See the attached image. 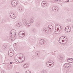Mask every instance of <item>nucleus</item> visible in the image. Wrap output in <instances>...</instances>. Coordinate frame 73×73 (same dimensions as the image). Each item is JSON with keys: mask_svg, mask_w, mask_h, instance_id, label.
Listing matches in <instances>:
<instances>
[{"mask_svg": "<svg viewBox=\"0 0 73 73\" xmlns=\"http://www.w3.org/2000/svg\"><path fill=\"white\" fill-rule=\"evenodd\" d=\"M67 38L66 36H62L59 40V42L60 44L62 43V44L65 45L67 42Z\"/></svg>", "mask_w": 73, "mask_h": 73, "instance_id": "1", "label": "nucleus"}, {"mask_svg": "<svg viewBox=\"0 0 73 73\" xmlns=\"http://www.w3.org/2000/svg\"><path fill=\"white\" fill-rule=\"evenodd\" d=\"M55 34L57 35L61 31L62 29L61 26L58 25L56 24L55 26Z\"/></svg>", "mask_w": 73, "mask_h": 73, "instance_id": "2", "label": "nucleus"}, {"mask_svg": "<svg viewBox=\"0 0 73 73\" xmlns=\"http://www.w3.org/2000/svg\"><path fill=\"white\" fill-rule=\"evenodd\" d=\"M16 58H15L16 59V58H17L15 60L17 62H19V60H22V61H24V60H25V58H24L23 57V55H21L19 56L18 55H17L16 56Z\"/></svg>", "mask_w": 73, "mask_h": 73, "instance_id": "3", "label": "nucleus"}, {"mask_svg": "<svg viewBox=\"0 0 73 73\" xmlns=\"http://www.w3.org/2000/svg\"><path fill=\"white\" fill-rule=\"evenodd\" d=\"M8 55L10 57H12L14 54V50L12 49H10L9 51Z\"/></svg>", "mask_w": 73, "mask_h": 73, "instance_id": "4", "label": "nucleus"}, {"mask_svg": "<svg viewBox=\"0 0 73 73\" xmlns=\"http://www.w3.org/2000/svg\"><path fill=\"white\" fill-rule=\"evenodd\" d=\"M64 31L68 33V32H69L71 31V28L70 27H66Z\"/></svg>", "mask_w": 73, "mask_h": 73, "instance_id": "5", "label": "nucleus"}, {"mask_svg": "<svg viewBox=\"0 0 73 73\" xmlns=\"http://www.w3.org/2000/svg\"><path fill=\"white\" fill-rule=\"evenodd\" d=\"M64 67L66 68H68L71 67V64H70L68 63H66L64 64Z\"/></svg>", "mask_w": 73, "mask_h": 73, "instance_id": "6", "label": "nucleus"}, {"mask_svg": "<svg viewBox=\"0 0 73 73\" xmlns=\"http://www.w3.org/2000/svg\"><path fill=\"white\" fill-rule=\"evenodd\" d=\"M10 17L11 19H15V18H16V17L15 16V15H14L13 13H11L9 14Z\"/></svg>", "mask_w": 73, "mask_h": 73, "instance_id": "7", "label": "nucleus"}, {"mask_svg": "<svg viewBox=\"0 0 73 73\" xmlns=\"http://www.w3.org/2000/svg\"><path fill=\"white\" fill-rule=\"evenodd\" d=\"M18 35L20 37H24L25 36V34L24 33H22V31H20Z\"/></svg>", "mask_w": 73, "mask_h": 73, "instance_id": "8", "label": "nucleus"}, {"mask_svg": "<svg viewBox=\"0 0 73 73\" xmlns=\"http://www.w3.org/2000/svg\"><path fill=\"white\" fill-rule=\"evenodd\" d=\"M22 26H23V24H22L21 23H17L16 24V27L18 28L19 27H21Z\"/></svg>", "mask_w": 73, "mask_h": 73, "instance_id": "9", "label": "nucleus"}, {"mask_svg": "<svg viewBox=\"0 0 73 73\" xmlns=\"http://www.w3.org/2000/svg\"><path fill=\"white\" fill-rule=\"evenodd\" d=\"M11 35H13V36H14V35H16V30L14 29L12 30L11 31Z\"/></svg>", "mask_w": 73, "mask_h": 73, "instance_id": "10", "label": "nucleus"}, {"mask_svg": "<svg viewBox=\"0 0 73 73\" xmlns=\"http://www.w3.org/2000/svg\"><path fill=\"white\" fill-rule=\"evenodd\" d=\"M46 65L49 68H52L53 66V65L51 64H50V62H47L46 63Z\"/></svg>", "mask_w": 73, "mask_h": 73, "instance_id": "11", "label": "nucleus"}, {"mask_svg": "<svg viewBox=\"0 0 73 73\" xmlns=\"http://www.w3.org/2000/svg\"><path fill=\"white\" fill-rule=\"evenodd\" d=\"M47 2L45 1H44L42 3V5L43 7H46L47 5Z\"/></svg>", "mask_w": 73, "mask_h": 73, "instance_id": "12", "label": "nucleus"}, {"mask_svg": "<svg viewBox=\"0 0 73 73\" xmlns=\"http://www.w3.org/2000/svg\"><path fill=\"white\" fill-rule=\"evenodd\" d=\"M39 42L40 44V45H42V44H44V42H45V40L44 39H40V40Z\"/></svg>", "mask_w": 73, "mask_h": 73, "instance_id": "13", "label": "nucleus"}, {"mask_svg": "<svg viewBox=\"0 0 73 73\" xmlns=\"http://www.w3.org/2000/svg\"><path fill=\"white\" fill-rule=\"evenodd\" d=\"M56 58H58L59 59L58 60L59 61H60V62H62V61H63V60L64 59V58H63V57H61V56H57L56 57Z\"/></svg>", "mask_w": 73, "mask_h": 73, "instance_id": "14", "label": "nucleus"}, {"mask_svg": "<svg viewBox=\"0 0 73 73\" xmlns=\"http://www.w3.org/2000/svg\"><path fill=\"white\" fill-rule=\"evenodd\" d=\"M16 3L14 1V0H12L11 1V5L13 7H15V6H16Z\"/></svg>", "mask_w": 73, "mask_h": 73, "instance_id": "15", "label": "nucleus"}, {"mask_svg": "<svg viewBox=\"0 0 73 73\" xmlns=\"http://www.w3.org/2000/svg\"><path fill=\"white\" fill-rule=\"evenodd\" d=\"M68 62L70 63H72L73 62V59L72 58H68L67 59Z\"/></svg>", "mask_w": 73, "mask_h": 73, "instance_id": "16", "label": "nucleus"}, {"mask_svg": "<svg viewBox=\"0 0 73 73\" xmlns=\"http://www.w3.org/2000/svg\"><path fill=\"white\" fill-rule=\"evenodd\" d=\"M43 31L44 32H46V33H48L49 29H48V28L47 27H44L43 29Z\"/></svg>", "mask_w": 73, "mask_h": 73, "instance_id": "17", "label": "nucleus"}, {"mask_svg": "<svg viewBox=\"0 0 73 73\" xmlns=\"http://www.w3.org/2000/svg\"><path fill=\"white\" fill-rule=\"evenodd\" d=\"M22 21L24 25H25V24L27 23V20L25 19H22Z\"/></svg>", "mask_w": 73, "mask_h": 73, "instance_id": "18", "label": "nucleus"}, {"mask_svg": "<svg viewBox=\"0 0 73 73\" xmlns=\"http://www.w3.org/2000/svg\"><path fill=\"white\" fill-rule=\"evenodd\" d=\"M34 21V19H29V22L30 23H33Z\"/></svg>", "mask_w": 73, "mask_h": 73, "instance_id": "19", "label": "nucleus"}, {"mask_svg": "<svg viewBox=\"0 0 73 73\" xmlns=\"http://www.w3.org/2000/svg\"><path fill=\"white\" fill-rule=\"evenodd\" d=\"M48 28L50 31H52L53 29V26L50 25H49L48 26Z\"/></svg>", "mask_w": 73, "mask_h": 73, "instance_id": "20", "label": "nucleus"}, {"mask_svg": "<svg viewBox=\"0 0 73 73\" xmlns=\"http://www.w3.org/2000/svg\"><path fill=\"white\" fill-rule=\"evenodd\" d=\"M26 27L27 28H29V27H30V25H31V24H30V23H26Z\"/></svg>", "mask_w": 73, "mask_h": 73, "instance_id": "21", "label": "nucleus"}, {"mask_svg": "<svg viewBox=\"0 0 73 73\" xmlns=\"http://www.w3.org/2000/svg\"><path fill=\"white\" fill-rule=\"evenodd\" d=\"M36 53H37V57H38L39 56V55H40V51H37L35 53V54H36Z\"/></svg>", "mask_w": 73, "mask_h": 73, "instance_id": "22", "label": "nucleus"}, {"mask_svg": "<svg viewBox=\"0 0 73 73\" xmlns=\"http://www.w3.org/2000/svg\"><path fill=\"white\" fill-rule=\"evenodd\" d=\"M11 36H12V37L13 38V40H15V39H16V35H11Z\"/></svg>", "mask_w": 73, "mask_h": 73, "instance_id": "23", "label": "nucleus"}, {"mask_svg": "<svg viewBox=\"0 0 73 73\" xmlns=\"http://www.w3.org/2000/svg\"><path fill=\"white\" fill-rule=\"evenodd\" d=\"M3 49L5 50L7 48V45H4L3 46Z\"/></svg>", "mask_w": 73, "mask_h": 73, "instance_id": "24", "label": "nucleus"}, {"mask_svg": "<svg viewBox=\"0 0 73 73\" xmlns=\"http://www.w3.org/2000/svg\"><path fill=\"white\" fill-rule=\"evenodd\" d=\"M24 68H27L28 67V65L27 63H25L24 65H23Z\"/></svg>", "mask_w": 73, "mask_h": 73, "instance_id": "25", "label": "nucleus"}, {"mask_svg": "<svg viewBox=\"0 0 73 73\" xmlns=\"http://www.w3.org/2000/svg\"><path fill=\"white\" fill-rule=\"evenodd\" d=\"M52 11L55 12V6L53 7L52 9Z\"/></svg>", "mask_w": 73, "mask_h": 73, "instance_id": "26", "label": "nucleus"}, {"mask_svg": "<svg viewBox=\"0 0 73 73\" xmlns=\"http://www.w3.org/2000/svg\"><path fill=\"white\" fill-rule=\"evenodd\" d=\"M50 64H51V65H52V66H53V64H54V63L53 62H52V61H50Z\"/></svg>", "mask_w": 73, "mask_h": 73, "instance_id": "27", "label": "nucleus"}, {"mask_svg": "<svg viewBox=\"0 0 73 73\" xmlns=\"http://www.w3.org/2000/svg\"><path fill=\"white\" fill-rule=\"evenodd\" d=\"M58 10V7H55V11H57Z\"/></svg>", "mask_w": 73, "mask_h": 73, "instance_id": "28", "label": "nucleus"}, {"mask_svg": "<svg viewBox=\"0 0 73 73\" xmlns=\"http://www.w3.org/2000/svg\"><path fill=\"white\" fill-rule=\"evenodd\" d=\"M36 25L37 27H40V25L38 23H36Z\"/></svg>", "mask_w": 73, "mask_h": 73, "instance_id": "29", "label": "nucleus"}, {"mask_svg": "<svg viewBox=\"0 0 73 73\" xmlns=\"http://www.w3.org/2000/svg\"><path fill=\"white\" fill-rule=\"evenodd\" d=\"M12 36H10V40H11V41H12V40H13V37H12Z\"/></svg>", "mask_w": 73, "mask_h": 73, "instance_id": "30", "label": "nucleus"}, {"mask_svg": "<svg viewBox=\"0 0 73 73\" xmlns=\"http://www.w3.org/2000/svg\"><path fill=\"white\" fill-rule=\"evenodd\" d=\"M26 73H31V71H29V70L27 71H26Z\"/></svg>", "mask_w": 73, "mask_h": 73, "instance_id": "31", "label": "nucleus"}, {"mask_svg": "<svg viewBox=\"0 0 73 73\" xmlns=\"http://www.w3.org/2000/svg\"><path fill=\"white\" fill-rule=\"evenodd\" d=\"M33 32H35L36 30V29H34L32 30Z\"/></svg>", "mask_w": 73, "mask_h": 73, "instance_id": "32", "label": "nucleus"}, {"mask_svg": "<svg viewBox=\"0 0 73 73\" xmlns=\"http://www.w3.org/2000/svg\"><path fill=\"white\" fill-rule=\"evenodd\" d=\"M7 21H9V18H7Z\"/></svg>", "mask_w": 73, "mask_h": 73, "instance_id": "33", "label": "nucleus"}, {"mask_svg": "<svg viewBox=\"0 0 73 73\" xmlns=\"http://www.w3.org/2000/svg\"><path fill=\"white\" fill-rule=\"evenodd\" d=\"M19 11L21 12V11H23V10L21 9V8L20 9H19Z\"/></svg>", "mask_w": 73, "mask_h": 73, "instance_id": "34", "label": "nucleus"}, {"mask_svg": "<svg viewBox=\"0 0 73 73\" xmlns=\"http://www.w3.org/2000/svg\"><path fill=\"white\" fill-rule=\"evenodd\" d=\"M15 1H16V4L17 5V4H18V3H19V2H18V1H17V0H16Z\"/></svg>", "mask_w": 73, "mask_h": 73, "instance_id": "35", "label": "nucleus"}, {"mask_svg": "<svg viewBox=\"0 0 73 73\" xmlns=\"http://www.w3.org/2000/svg\"><path fill=\"white\" fill-rule=\"evenodd\" d=\"M5 72V71L4 70H2V73H4Z\"/></svg>", "mask_w": 73, "mask_h": 73, "instance_id": "36", "label": "nucleus"}, {"mask_svg": "<svg viewBox=\"0 0 73 73\" xmlns=\"http://www.w3.org/2000/svg\"><path fill=\"white\" fill-rule=\"evenodd\" d=\"M44 73H46V71L45 70H44V71H43Z\"/></svg>", "mask_w": 73, "mask_h": 73, "instance_id": "37", "label": "nucleus"}, {"mask_svg": "<svg viewBox=\"0 0 73 73\" xmlns=\"http://www.w3.org/2000/svg\"><path fill=\"white\" fill-rule=\"evenodd\" d=\"M52 3H55V1H53L52 2Z\"/></svg>", "mask_w": 73, "mask_h": 73, "instance_id": "38", "label": "nucleus"}, {"mask_svg": "<svg viewBox=\"0 0 73 73\" xmlns=\"http://www.w3.org/2000/svg\"><path fill=\"white\" fill-rule=\"evenodd\" d=\"M55 1L56 2H58V0H56Z\"/></svg>", "mask_w": 73, "mask_h": 73, "instance_id": "39", "label": "nucleus"}, {"mask_svg": "<svg viewBox=\"0 0 73 73\" xmlns=\"http://www.w3.org/2000/svg\"><path fill=\"white\" fill-rule=\"evenodd\" d=\"M12 63H13V62H10V64H12Z\"/></svg>", "mask_w": 73, "mask_h": 73, "instance_id": "40", "label": "nucleus"}, {"mask_svg": "<svg viewBox=\"0 0 73 73\" xmlns=\"http://www.w3.org/2000/svg\"><path fill=\"white\" fill-rule=\"evenodd\" d=\"M58 1L59 2H61V0H58Z\"/></svg>", "mask_w": 73, "mask_h": 73, "instance_id": "41", "label": "nucleus"}, {"mask_svg": "<svg viewBox=\"0 0 73 73\" xmlns=\"http://www.w3.org/2000/svg\"><path fill=\"white\" fill-rule=\"evenodd\" d=\"M36 54V56H37V53H36V54Z\"/></svg>", "mask_w": 73, "mask_h": 73, "instance_id": "42", "label": "nucleus"}, {"mask_svg": "<svg viewBox=\"0 0 73 73\" xmlns=\"http://www.w3.org/2000/svg\"><path fill=\"white\" fill-rule=\"evenodd\" d=\"M69 0H67V2H69Z\"/></svg>", "mask_w": 73, "mask_h": 73, "instance_id": "43", "label": "nucleus"}, {"mask_svg": "<svg viewBox=\"0 0 73 73\" xmlns=\"http://www.w3.org/2000/svg\"><path fill=\"white\" fill-rule=\"evenodd\" d=\"M41 73H44L43 71H42Z\"/></svg>", "mask_w": 73, "mask_h": 73, "instance_id": "44", "label": "nucleus"}]
</instances>
